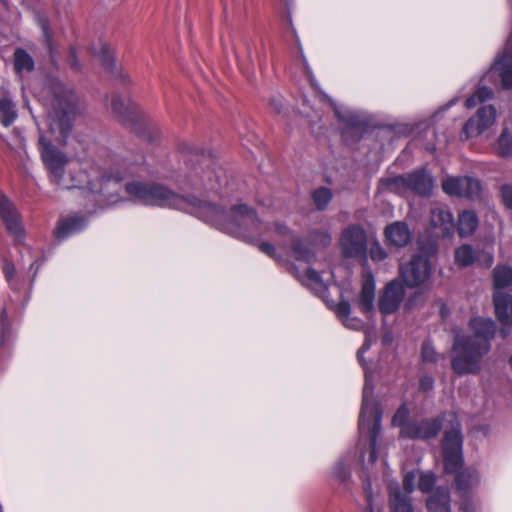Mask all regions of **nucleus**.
<instances>
[{
	"label": "nucleus",
	"mask_w": 512,
	"mask_h": 512,
	"mask_svg": "<svg viewBox=\"0 0 512 512\" xmlns=\"http://www.w3.org/2000/svg\"><path fill=\"white\" fill-rule=\"evenodd\" d=\"M375 279L372 273L366 272L363 275L362 289L359 296V306L363 313H370L374 308Z\"/></svg>",
	"instance_id": "obj_23"
},
{
	"label": "nucleus",
	"mask_w": 512,
	"mask_h": 512,
	"mask_svg": "<svg viewBox=\"0 0 512 512\" xmlns=\"http://www.w3.org/2000/svg\"><path fill=\"white\" fill-rule=\"evenodd\" d=\"M370 258L375 262H380L387 257L386 251L380 246L378 242H374L369 250Z\"/></svg>",
	"instance_id": "obj_39"
},
{
	"label": "nucleus",
	"mask_w": 512,
	"mask_h": 512,
	"mask_svg": "<svg viewBox=\"0 0 512 512\" xmlns=\"http://www.w3.org/2000/svg\"><path fill=\"white\" fill-rule=\"evenodd\" d=\"M364 492L367 500L366 512H382V506H378L373 500L372 488L369 482L364 484Z\"/></svg>",
	"instance_id": "obj_36"
},
{
	"label": "nucleus",
	"mask_w": 512,
	"mask_h": 512,
	"mask_svg": "<svg viewBox=\"0 0 512 512\" xmlns=\"http://www.w3.org/2000/svg\"><path fill=\"white\" fill-rule=\"evenodd\" d=\"M180 152L186 157H198L201 154V162L193 167L188 175L189 185L196 190L217 192L221 186V170H216L211 165V159L206 157L199 148L189 143L180 145Z\"/></svg>",
	"instance_id": "obj_7"
},
{
	"label": "nucleus",
	"mask_w": 512,
	"mask_h": 512,
	"mask_svg": "<svg viewBox=\"0 0 512 512\" xmlns=\"http://www.w3.org/2000/svg\"><path fill=\"white\" fill-rule=\"evenodd\" d=\"M41 98L48 109L50 133L58 142L66 143L76 115V95L62 82L51 80L43 88Z\"/></svg>",
	"instance_id": "obj_6"
},
{
	"label": "nucleus",
	"mask_w": 512,
	"mask_h": 512,
	"mask_svg": "<svg viewBox=\"0 0 512 512\" xmlns=\"http://www.w3.org/2000/svg\"><path fill=\"white\" fill-rule=\"evenodd\" d=\"M305 66H306V71H307V74L309 76V78L311 79L312 78V72H311V69L310 67L308 66L307 62L305 61Z\"/></svg>",
	"instance_id": "obj_50"
},
{
	"label": "nucleus",
	"mask_w": 512,
	"mask_h": 512,
	"mask_svg": "<svg viewBox=\"0 0 512 512\" xmlns=\"http://www.w3.org/2000/svg\"><path fill=\"white\" fill-rule=\"evenodd\" d=\"M86 225L87 220L84 217L69 216L59 220L54 234L57 239L63 240L82 231Z\"/></svg>",
	"instance_id": "obj_20"
},
{
	"label": "nucleus",
	"mask_w": 512,
	"mask_h": 512,
	"mask_svg": "<svg viewBox=\"0 0 512 512\" xmlns=\"http://www.w3.org/2000/svg\"><path fill=\"white\" fill-rule=\"evenodd\" d=\"M39 151L41 159L48 169L51 181L62 185L64 167L68 162L66 154L57 149L44 135L39 137Z\"/></svg>",
	"instance_id": "obj_13"
},
{
	"label": "nucleus",
	"mask_w": 512,
	"mask_h": 512,
	"mask_svg": "<svg viewBox=\"0 0 512 512\" xmlns=\"http://www.w3.org/2000/svg\"><path fill=\"white\" fill-rule=\"evenodd\" d=\"M469 326L473 336L457 333L454 338L451 365L459 375L480 371L481 360L490 350V340L496 332V324L490 318L474 317Z\"/></svg>",
	"instance_id": "obj_4"
},
{
	"label": "nucleus",
	"mask_w": 512,
	"mask_h": 512,
	"mask_svg": "<svg viewBox=\"0 0 512 512\" xmlns=\"http://www.w3.org/2000/svg\"><path fill=\"white\" fill-rule=\"evenodd\" d=\"M92 53L99 59L106 70L113 74L117 73L118 70L114 62L113 53L106 42L100 39L93 45Z\"/></svg>",
	"instance_id": "obj_26"
},
{
	"label": "nucleus",
	"mask_w": 512,
	"mask_h": 512,
	"mask_svg": "<svg viewBox=\"0 0 512 512\" xmlns=\"http://www.w3.org/2000/svg\"><path fill=\"white\" fill-rule=\"evenodd\" d=\"M428 512H451L450 494L447 488L439 487L427 500Z\"/></svg>",
	"instance_id": "obj_25"
},
{
	"label": "nucleus",
	"mask_w": 512,
	"mask_h": 512,
	"mask_svg": "<svg viewBox=\"0 0 512 512\" xmlns=\"http://www.w3.org/2000/svg\"><path fill=\"white\" fill-rule=\"evenodd\" d=\"M496 78H499L503 89H512V38L506 42L503 50L497 54L482 80L495 83Z\"/></svg>",
	"instance_id": "obj_12"
},
{
	"label": "nucleus",
	"mask_w": 512,
	"mask_h": 512,
	"mask_svg": "<svg viewBox=\"0 0 512 512\" xmlns=\"http://www.w3.org/2000/svg\"><path fill=\"white\" fill-rule=\"evenodd\" d=\"M304 106H309V103L307 100H304Z\"/></svg>",
	"instance_id": "obj_53"
},
{
	"label": "nucleus",
	"mask_w": 512,
	"mask_h": 512,
	"mask_svg": "<svg viewBox=\"0 0 512 512\" xmlns=\"http://www.w3.org/2000/svg\"><path fill=\"white\" fill-rule=\"evenodd\" d=\"M380 185L395 193L411 191L420 196H427L433 189V179L425 169H418L410 174L382 179Z\"/></svg>",
	"instance_id": "obj_10"
},
{
	"label": "nucleus",
	"mask_w": 512,
	"mask_h": 512,
	"mask_svg": "<svg viewBox=\"0 0 512 512\" xmlns=\"http://www.w3.org/2000/svg\"><path fill=\"white\" fill-rule=\"evenodd\" d=\"M400 275L406 286H425L431 275V265L427 257L414 256L410 262L400 266Z\"/></svg>",
	"instance_id": "obj_14"
},
{
	"label": "nucleus",
	"mask_w": 512,
	"mask_h": 512,
	"mask_svg": "<svg viewBox=\"0 0 512 512\" xmlns=\"http://www.w3.org/2000/svg\"><path fill=\"white\" fill-rule=\"evenodd\" d=\"M387 241L397 247L406 246L411 240V232L404 222H394L385 229Z\"/></svg>",
	"instance_id": "obj_24"
},
{
	"label": "nucleus",
	"mask_w": 512,
	"mask_h": 512,
	"mask_svg": "<svg viewBox=\"0 0 512 512\" xmlns=\"http://www.w3.org/2000/svg\"><path fill=\"white\" fill-rule=\"evenodd\" d=\"M1 269L9 286L12 289H18L20 280L14 264L9 259L4 257L1 262Z\"/></svg>",
	"instance_id": "obj_33"
},
{
	"label": "nucleus",
	"mask_w": 512,
	"mask_h": 512,
	"mask_svg": "<svg viewBox=\"0 0 512 512\" xmlns=\"http://www.w3.org/2000/svg\"><path fill=\"white\" fill-rule=\"evenodd\" d=\"M476 262L484 267H491L494 262V257L492 251H479L477 253Z\"/></svg>",
	"instance_id": "obj_40"
},
{
	"label": "nucleus",
	"mask_w": 512,
	"mask_h": 512,
	"mask_svg": "<svg viewBox=\"0 0 512 512\" xmlns=\"http://www.w3.org/2000/svg\"><path fill=\"white\" fill-rule=\"evenodd\" d=\"M478 227V217L470 210L463 211L458 217V233L460 237L472 235Z\"/></svg>",
	"instance_id": "obj_29"
},
{
	"label": "nucleus",
	"mask_w": 512,
	"mask_h": 512,
	"mask_svg": "<svg viewBox=\"0 0 512 512\" xmlns=\"http://www.w3.org/2000/svg\"><path fill=\"white\" fill-rule=\"evenodd\" d=\"M343 325L352 330H360L363 327V321L357 317L349 315L342 321Z\"/></svg>",
	"instance_id": "obj_43"
},
{
	"label": "nucleus",
	"mask_w": 512,
	"mask_h": 512,
	"mask_svg": "<svg viewBox=\"0 0 512 512\" xmlns=\"http://www.w3.org/2000/svg\"><path fill=\"white\" fill-rule=\"evenodd\" d=\"M34 62L32 57L23 49H17L14 53V68L19 74L33 69Z\"/></svg>",
	"instance_id": "obj_31"
},
{
	"label": "nucleus",
	"mask_w": 512,
	"mask_h": 512,
	"mask_svg": "<svg viewBox=\"0 0 512 512\" xmlns=\"http://www.w3.org/2000/svg\"><path fill=\"white\" fill-rule=\"evenodd\" d=\"M371 347V341L366 337L357 352V358L364 369L365 383L362 393V406L359 417V441L356 446L355 461L365 466L373 465L378 458L377 438L381 431L382 412L379 404L373 398V377L363 360V354Z\"/></svg>",
	"instance_id": "obj_3"
},
{
	"label": "nucleus",
	"mask_w": 512,
	"mask_h": 512,
	"mask_svg": "<svg viewBox=\"0 0 512 512\" xmlns=\"http://www.w3.org/2000/svg\"><path fill=\"white\" fill-rule=\"evenodd\" d=\"M512 3V0H509Z\"/></svg>",
	"instance_id": "obj_55"
},
{
	"label": "nucleus",
	"mask_w": 512,
	"mask_h": 512,
	"mask_svg": "<svg viewBox=\"0 0 512 512\" xmlns=\"http://www.w3.org/2000/svg\"><path fill=\"white\" fill-rule=\"evenodd\" d=\"M404 298V288L399 281H391L387 284L383 295L379 300V310L382 314L394 313Z\"/></svg>",
	"instance_id": "obj_19"
},
{
	"label": "nucleus",
	"mask_w": 512,
	"mask_h": 512,
	"mask_svg": "<svg viewBox=\"0 0 512 512\" xmlns=\"http://www.w3.org/2000/svg\"><path fill=\"white\" fill-rule=\"evenodd\" d=\"M352 465L351 460L348 458L341 459L334 468V476L339 479H345L347 476V468Z\"/></svg>",
	"instance_id": "obj_38"
},
{
	"label": "nucleus",
	"mask_w": 512,
	"mask_h": 512,
	"mask_svg": "<svg viewBox=\"0 0 512 512\" xmlns=\"http://www.w3.org/2000/svg\"><path fill=\"white\" fill-rule=\"evenodd\" d=\"M442 189L449 196L474 199L480 195L481 184L479 180L468 176L447 177L442 182Z\"/></svg>",
	"instance_id": "obj_16"
},
{
	"label": "nucleus",
	"mask_w": 512,
	"mask_h": 512,
	"mask_svg": "<svg viewBox=\"0 0 512 512\" xmlns=\"http://www.w3.org/2000/svg\"><path fill=\"white\" fill-rule=\"evenodd\" d=\"M434 387V379L431 376H422L419 380V390L423 392L431 391Z\"/></svg>",
	"instance_id": "obj_45"
},
{
	"label": "nucleus",
	"mask_w": 512,
	"mask_h": 512,
	"mask_svg": "<svg viewBox=\"0 0 512 512\" xmlns=\"http://www.w3.org/2000/svg\"><path fill=\"white\" fill-rule=\"evenodd\" d=\"M492 97V89L486 86H480L469 98H467L465 106L466 108L471 109Z\"/></svg>",
	"instance_id": "obj_32"
},
{
	"label": "nucleus",
	"mask_w": 512,
	"mask_h": 512,
	"mask_svg": "<svg viewBox=\"0 0 512 512\" xmlns=\"http://www.w3.org/2000/svg\"><path fill=\"white\" fill-rule=\"evenodd\" d=\"M43 32H44V34H45V36H46V38H47V41H48V42H50V38H49V37H48V35H47V27H46V25H45V24H43Z\"/></svg>",
	"instance_id": "obj_51"
},
{
	"label": "nucleus",
	"mask_w": 512,
	"mask_h": 512,
	"mask_svg": "<svg viewBox=\"0 0 512 512\" xmlns=\"http://www.w3.org/2000/svg\"><path fill=\"white\" fill-rule=\"evenodd\" d=\"M17 118L15 105L6 91L0 90V122L3 126H10Z\"/></svg>",
	"instance_id": "obj_27"
},
{
	"label": "nucleus",
	"mask_w": 512,
	"mask_h": 512,
	"mask_svg": "<svg viewBox=\"0 0 512 512\" xmlns=\"http://www.w3.org/2000/svg\"><path fill=\"white\" fill-rule=\"evenodd\" d=\"M9 330L7 326V313L3 310L1 314V329H0V345L4 347L6 337H8Z\"/></svg>",
	"instance_id": "obj_42"
},
{
	"label": "nucleus",
	"mask_w": 512,
	"mask_h": 512,
	"mask_svg": "<svg viewBox=\"0 0 512 512\" xmlns=\"http://www.w3.org/2000/svg\"><path fill=\"white\" fill-rule=\"evenodd\" d=\"M39 266H40V264L38 263V260H36V259L31 261V263L29 264V271H33V277H35Z\"/></svg>",
	"instance_id": "obj_47"
},
{
	"label": "nucleus",
	"mask_w": 512,
	"mask_h": 512,
	"mask_svg": "<svg viewBox=\"0 0 512 512\" xmlns=\"http://www.w3.org/2000/svg\"><path fill=\"white\" fill-rule=\"evenodd\" d=\"M126 163L106 148H101L95 159H84L72 164L70 169L71 184L65 188L87 190L94 196L99 206H110L124 200L150 207L170 208L191 214L229 235L253 238L238 223L239 217L253 221L249 206L234 205L229 212L210 202L195 197H184L169 187L141 179H133L125 184L123 198L118 191L120 182L126 177Z\"/></svg>",
	"instance_id": "obj_1"
},
{
	"label": "nucleus",
	"mask_w": 512,
	"mask_h": 512,
	"mask_svg": "<svg viewBox=\"0 0 512 512\" xmlns=\"http://www.w3.org/2000/svg\"><path fill=\"white\" fill-rule=\"evenodd\" d=\"M463 437L461 425L456 417L451 420V428L444 432L442 442L444 469L446 473L455 474V486L463 499L460 503L461 512H476L475 504L466 495L480 484V475L474 468L462 469Z\"/></svg>",
	"instance_id": "obj_5"
},
{
	"label": "nucleus",
	"mask_w": 512,
	"mask_h": 512,
	"mask_svg": "<svg viewBox=\"0 0 512 512\" xmlns=\"http://www.w3.org/2000/svg\"><path fill=\"white\" fill-rule=\"evenodd\" d=\"M510 364H511V366H512V357L510 358Z\"/></svg>",
	"instance_id": "obj_54"
},
{
	"label": "nucleus",
	"mask_w": 512,
	"mask_h": 512,
	"mask_svg": "<svg viewBox=\"0 0 512 512\" xmlns=\"http://www.w3.org/2000/svg\"><path fill=\"white\" fill-rule=\"evenodd\" d=\"M303 113H305L306 117L310 118L312 122L314 121L313 120L314 117L308 111L303 110Z\"/></svg>",
	"instance_id": "obj_52"
},
{
	"label": "nucleus",
	"mask_w": 512,
	"mask_h": 512,
	"mask_svg": "<svg viewBox=\"0 0 512 512\" xmlns=\"http://www.w3.org/2000/svg\"><path fill=\"white\" fill-rule=\"evenodd\" d=\"M270 105L273 107V109L280 113L282 111L283 103L282 100L279 98H272L270 101Z\"/></svg>",
	"instance_id": "obj_46"
},
{
	"label": "nucleus",
	"mask_w": 512,
	"mask_h": 512,
	"mask_svg": "<svg viewBox=\"0 0 512 512\" xmlns=\"http://www.w3.org/2000/svg\"><path fill=\"white\" fill-rule=\"evenodd\" d=\"M421 357L424 362H435L437 360V353L434 346L430 342H424L421 350Z\"/></svg>",
	"instance_id": "obj_37"
},
{
	"label": "nucleus",
	"mask_w": 512,
	"mask_h": 512,
	"mask_svg": "<svg viewBox=\"0 0 512 512\" xmlns=\"http://www.w3.org/2000/svg\"><path fill=\"white\" fill-rule=\"evenodd\" d=\"M454 257L458 266L467 267L476 262L477 253L471 245L463 244L455 250Z\"/></svg>",
	"instance_id": "obj_30"
},
{
	"label": "nucleus",
	"mask_w": 512,
	"mask_h": 512,
	"mask_svg": "<svg viewBox=\"0 0 512 512\" xmlns=\"http://www.w3.org/2000/svg\"><path fill=\"white\" fill-rule=\"evenodd\" d=\"M350 304L347 301H341L337 304L335 308V312L337 317L342 322L345 318H348L350 315Z\"/></svg>",
	"instance_id": "obj_41"
},
{
	"label": "nucleus",
	"mask_w": 512,
	"mask_h": 512,
	"mask_svg": "<svg viewBox=\"0 0 512 512\" xmlns=\"http://www.w3.org/2000/svg\"><path fill=\"white\" fill-rule=\"evenodd\" d=\"M409 410L402 404L393 416V426L400 427V437L427 440L434 438L442 427L440 418L408 420Z\"/></svg>",
	"instance_id": "obj_9"
},
{
	"label": "nucleus",
	"mask_w": 512,
	"mask_h": 512,
	"mask_svg": "<svg viewBox=\"0 0 512 512\" xmlns=\"http://www.w3.org/2000/svg\"><path fill=\"white\" fill-rule=\"evenodd\" d=\"M458 101V98H454L452 99L447 105H445L444 107H442L439 112H444L446 111L447 109H449L451 106L455 105V103Z\"/></svg>",
	"instance_id": "obj_48"
},
{
	"label": "nucleus",
	"mask_w": 512,
	"mask_h": 512,
	"mask_svg": "<svg viewBox=\"0 0 512 512\" xmlns=\"http://www.w3.org/2000/svg\"><path fill=\"white\" fill-rule=\"evenodd\" d=\"M366 234L359 225L347 227L341 235L340 246L346 257H362L366 253Z\"/></svg>",
	"instance_id": "obj_17"
},
{
	"label": "nucleus",
	"mask_w": 512,
	"mask_h": 512,
	"mask_svg": "<svg viewBox=\"0 0 512 512\" xmlns=\"http://www.w3.org/2000/svg\"><path fill=\"white\" fill-rule=\"evenodd\" d=\"M431 225L441 230L443 235L450 234L454 228L453 215L445 205H435L431 209Z\"/></svg>",
	"instance_id": "obj_21"
},
{
	"label": "nucleus",
	"mask_w": 512,
	"mask_h": 512,
	"mask_svg": "<svg viewBox=\"0 0 512 512\" xmlns=\"http://www.w3.org/2000/svg\"><path fill=\"white\" fill-rule=\"evenodd\" d=\"M319 99L321 101H325L326 104L333 109L335 116L344 125L354 128L361 123L360 116L356 111L335 103L331 98L324 94L319 95Z\"/></svg>",
	"instance_id": "obj_22"
},
{
	"label": "nucleus",
	"mask_w": 512,
	"mask_h": 512,
	"mask_svg": "<svg viewBox=\"0 0 512 512\" xmlns=\"http://www.w3.org/2000/svg\"><path fill=\"white\" fill-rule=\"evenodd\" d=\"M501 196L505 206L512 209V186L504 185L501 188Z\"/></svg>",
	"instance_id": "obj_44"
},
{
	"label": "nucleus",
	"mask_w": 512,
	"mask_h": 512,
	"mask_svg": "<svg viewBox=\"0 0 512 512\" xmlns=\"http://www.w3.org/2000/svg\"><path fill=\"white\" fill-rule=\"evenodd\" d=\"M112 110L120 117L125 116L126 112L132 109V103L127 102L119 96H114L111 102Z\"/></svg>",
	"instance_id": "obj_35"
},
{
	"label": "nucleus",
	"mask_w": 512,
	"mask_h": 512,
	"mask_svg": "<svg viewBox=\"0 0 512 512\" xmlns=\"http://www.w3.org/2000/svg\"><path fill=\"white\" fill-rule=\"evenodd\" d=\"M312 197L316 207L321 210L324 209L330 202L332 193L328 188L322 187L315 190Z\"/></svg>",
	"instance_id": "obj_34"
},
{
	"label": "nucleus",
	"mask_w": 512,
	"mask_h": 512,
	"mask_svg": "<svg viewBox=\"0 0 512 512\" xmlns=\"http://www.w3.org/2000/svg\"><path fill=\"white\" fill-rule=\"evenodd\" d=\"M330 241H331V237H330L328 234H326V235H324V236H323L322 243H323L324 245L329 244V243H330Z\"/></svg>",
	"instance_id": "obj_49"
},
{
	"label": "nucleus",
	"mask_w": 512,
	"mask_h": 512,
	"mask_svg": "<svg viewBox=\"0 0 512 512\" xmlns=\"http://www.w3.org/2000/svg\"><path fill=\"white\" fill-rule=\"evenodd\" d=\"M495 292L493 301L498 320L504 325L512 324V296L501 292V289L512 284V268L498 265L493 271Z\"/></svg>",
	"instance_id": "obj_11"
},
{
	"label": "nucleus",
	"mask_w": 512,
	"mask_h": 512,
	"mask_svg": "<svg viewBox=\"0 0 512 512\" xmlns=\"http://www.w3.org/2000/svg\"><path fill=\"white\" fill-rule=\"evenodd\" d=\"M250 213L253 215V221H245L239 217L238 223L253 234V238H245L238 235H232L243 241L257 244L259 250L269 257L281 261L276 254L275 245L284 248L291 242V252L296 263L284 262L287 270L291 272L305 287L319 297L326 295L328 285L323 279V271H316L313 266L316 265L314 252L301 239L293 236L291 230L284 224L279 222H269L260 218L258 213L249 207Z\"/></svg>",
	"instance_id": "obj_2"
},
{
	"label": "nucleus",
	"mask_w": 512,
	"mask_h": 512,
	"mask_svg": "<svg viewBox=\"0 0 512 512\" xmlns=\"http://www.w3.org/2000/svg\"><path fill=\"white\" fill-rule=\"evenodd\" d=\"M493 150L501 158L508 159L512 157V130L510 128H503L493 145Z\"/></svg>",
	"instance_id": "obj_28"
},
{
	"label": "nucleus",
	"mask_w": 512,
	"mask_h": 512,
	"mask_svg": "<svg viewBox=\"0 0 512 512\" xmlns=\"http://www.w3.org/2000/svg\"><path fill=\"white\" fill-rule=\"evenodd\" d=\"M419 477L418 488L423 493L431 490L435 484V475L432 472H407L403 479L404 493L397 483L389 484L390 505L393 512H413L409 494L414 490V482Z\"/></svg>",
	"instance_id": "obj_8"
},
{
	"label": "nucleus",
	"mask_w": 512,
	"mask_h": 512,
	"mask_svg": "<svg viewBox=\"0 0 512 512\" xmlns=\"http://www.w3.org/2000/svg\"><path fill=\"white\" fill-rule=\"evenodd\" d=\"M496 120V109L492 105H486L478 109L463 126L462 135L465 139L477 137L490 128Z\"/></svg>",
	"instance_id": "obj_18"
},
{
	"label": "nucleus",
	"mask_w": 512,
	"mask_h": 512,
	"mask_svg": "<svg viewBox=\"0 0 512 512\" xmlns=\"http://www.w3.org/2000/svg\"><path fill=\"white\" fill-rule=\"evenodd\" d=\"M0 218L7 232L18 242L25 236V228L20 213L14 203L4 195L0 196Z\"/></svg>",
	"instance_id": "obj_15"
}]
</instances>
